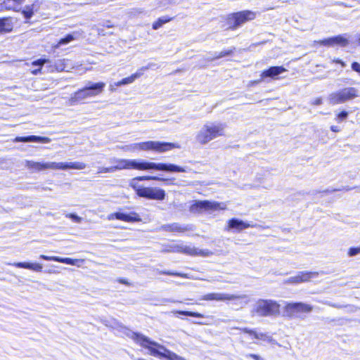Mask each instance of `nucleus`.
Returning a JSON list of instances; mask_svg holds the SVG:
<instances>
[{
    "label": "nucleus",
    "mask_w": 360,
    "mask_h": 360,
    "mask_svg": "<svg viewBox=\"0 0 360 360\" xmlns=\"http://www.w3.org/2000/svg\"><path fill=\"white\" fill-rule=\"evenodd\" d=\"M110 162L114 164L112 166L113 172L121 169H139V170H157L169 173L186 172L187 170L179 165L171 163L147 162L143 160H129L111 158Z\"/></svg>",
    "instance_id": "obj_1"
},
{
    "label": "nucleus",
    "mask_w": 360,
    "mask_h": 360,
    "mask_svg": "<svg viewBox=\"0 0 360 360\" xmlns=\"http://www.w3.org/2000/svg\"><path fill=\"white\" fill-rule=\"evenodd\" d=\"M130 337L136 343L147 348L150 351V354L155 356L165 357L169 360H186L182 356L167 349L165 347L150 340L148 338L141 333L133 332Z\"/></svg>",
    "instance_id": "obj_2"
},
{
    "label": "nucleus",
    "mask_w": 360,
    "mask_h": 360,
    "mask_svg": "<svg viewBox=\"0 0 360 360\" xmlns=\"http://www.w3.org/2000/svg\"><path fill=\"white\" fill-rule=\"evenodd\" d=\"M25 166L30 170L40 172L46 169H84L86 168V164L81 162H38L32 160H27Z\"/></svg>",
    "instance_id": "obj_3"
},
{
    "label": "nucleus",
    "mask_w": 360,
    "mask_h": 360,
    "mask_svg": "<svg viewBox=\"0 0 360 360\" xmlns=\"http://www.w3.org/2000/svg\"><path fill=\"white\" fill-rule=\"evenodd\" d=\"M178 143L148 141L141 143H132L122 147L124 151L134 152L136 150H153L159 153L170 150L173 148H179Z\"/></svg>",
    "instance_id": "obj_4"
},
{
    "label": "nucleus",
    "mask_w": 360,
    "mask_h": 360,
    "mask_svg": "<svg viewBox=\"0 0 360 360\" xmlns=\"http://www.w3.org/2000/svg\"><path fill=\"white\" fill-rule=\"evenodd\" d=\"M105 86V84L102 82L97 83L88 82L84 88L79 89L71 95L69 98V104L75 105L86 98L98 96L103 91Z\"/></svg>",
    "instance_id": "obj_5"
},
{
    "label": "nucleus",
    "mask_w": 360,
    "mask_h": 360,
    "mask_svg": "<svg viewBox=\"0 0 360 360\" xmlns=\"http://www.w3.org/2000/svg\"><path fill=\"white\" fill-rule=\"evenodd\" d=\"M281 305L271 299H259L253 306L252 314L259 317H277L280 315Z\"/></svg>",
    "instance_id": "obj_6"
},
{
    "label": "nucleus",
    "mask_w": 360,
    "mask_h": 360,
    "mask_svg": "<svg viewBox=\"0 0 360 360\" xmlns=\"http://www.w3.org/2000/svg\"><path fill=\"white\" fill-rule=\"evenodd\" d=\"M24 1L4 0L2 6L7 10H13L17 12L20 11L25 19V22H27L32 18L34 13H37L39 11L42 3L39 0H36L32 4L26 5L22 8L21 4Z\"/></svg>",
    "instance_id": "obj_7"
},
{
    "label": "nucleus",
    "mask_w": 360,
    "mask_h": 360,
    "mask_svg": "<svg viewBox=\"0 0 360 360\" xmlns=\"http://www.w3.org/2000/svg\"><path fill=\"white\" fill-rule=\"evenodd\" d=\"M224 124L207 122L198 131L195 139L200 144H206L219 136H224Z\"/></svg>",
    "instance_id": "obj_8"
},
{
    "label": "nucleus",
    "mask_w": 360,
    "mask_h": 360,
    "mask_svg": "<svg viewBox=\"0 0 360 360\" xmlns=\"http://www.w3.org/2000/svg\"><path fill=\"white\" fill-rule=\"evenodd\" d=\"M313 306L304 302H288L283 308V316L289 319H304V314H310Z\"/></svg>",
    "instance_id": "obj_9"
},
{
    "label": "nucleus",
    "mask_w": 360,
    "mask_h": 360,
    "mask_svg": "<svg viewBox=\"0 0 360 360\" xmlns=\"http://www.w3.org/2000/svg\"><path fill=\"white\" fill-rule=\"evenodd\" d=\"M256 18V13L251 11H242L231 13L226 18L227 29L235 30L248 21Z\"/></svg>",
    "instance_id": "obj_10"
},
{
    "label": "nucleus",
    "mask_w": 360,
    "mask_h": 360,
    "mask_svg": "<svg viewBox=\"0 0 360 360\" xmlns=\"http://www.w3.org/2000/svg\"><path fill=\"white\" fill-rule=\"evenodd\" d=\"M358 96V90L354 87H347L333 92L328 96V102L331 105L344 103Z\"/></svg>",
    "instance_id": "obj_11"
},
{
    "label": "nucleus",
    "mask_w": 360,
    "mask_h": 360,
    "mask_svg": "<svg viewBox=\"0 0 360 360\" xmlns=\"http://www.w3.org/2000/svg\"><path fill=\"white\" fill-rule=\"evenodd\" d=\"M136 193L140 197L157 200H164L166 195L163 189L153 187L138 186L136 188Z\"/></svg>",
    "instance_id": "obj_12"
},
{
    "label": "nucleus",
    "mask_w": 360,
    "mask_h": 360,
    "mask_svg": "<svg viewBox=\"0 0 360 360\" xmlns=\"http://www.w3.org/2000/svg\"><path fill=\"white\" fill-rule=\"evenodd\" d=\"M226 207L223 203L212 202L209 200L195 201L190 207V212L193 213H200L203 210H224Z\"/></svg>",
    "instance_id": "obj_13"
},
{
    "label": "nucleus",
    "mask_w": 360,
    "mask_h": 360,
    "mask_svg": "<svg viewBox=\"0 0 360 360\" xmlns=\"http://www.w3.org/2000/svg\"><path fill=\"white\" fill-rule=\"evenodd\" d=\"M246 295H231L227 293H223V292H211L207 293L205 295H203L200 300H205V301H220V302H224V301H231L235 300H240V299H244L247 298Z\"/></svg>",
    "instance_id": "obj_14"
},
{
    "label": "nucleus",
    "mask_w": 360,
    "mask_h": 360,
    "mask_svg": "<svg viewBox=\"0 0 360 360\" xmlns=\"http://www.w3.org/2000/svg\"><path fill=\"white\" fill-rule=\"evenodd\" d=\"M317 276V272L300 271L295 276H291L286 279L284 283L286 284H299L301 283L308 282L311 278H315Z\"/></svg>",
    "instance_id": "obj_15"
},
{
    "label": "nucleus",
    "mask_w": 360,
    "mask_h": 360,
    "mask_svg": "<svg viewBox=\"0 0 360 360\" xmlns=\"http://www.w3.org/2000/svg\"><path fill=\"white\" fill-rule=\"evenodd\" d=\"M287 70L283 66H272L269 69L264 70L260 75V79L255 81V83H259L265 81L267 78L278 79V75L286 72Z\"/></svg>",
    "instance_id": "obj_16"
},
{
    "label": "nucleus",
    "mask_w": 360,
    "mask_h": 360,
    "mask_svg": "<svg viewBox=\"0 0 360 360\" xmlns=\"http://www.w3.org/2000/svg\"><path fill=\"white\" fill-rule=\"evenodd\" d=\"M114 219L127 222H136L141 221L140 216L136 212H130L127 214L117 212L112 213L108 216V220H113Z\"/></svg>",
    "instance_id": "obj_17"
},
{
    "label": "nucleus",
    "mask_w": 360,
    "mask_h": 360,
    "mask_svg": "<svg viewBox=\"0 0 360 360\" xmlns=\"http://www.w3.org/2000/svg\"><path fill=\"white\" fill-rule=\"evenodd\" d=\"M191 250L190 245H186L184 243H179L165 245L162 252L184 253L188 255V253H191L189 252Z\"/></svg>",
    "instance_id": "obj_18"
},
{
    "label": "nucleus",
    "mask_w": 360,
    "mask_h": 360,
    "mask_svg": "<svg viewBox=\"0 0 360 360\" xmlns=\"http://www.w3.org/2000/svg\"><path fill=\"white\" fill-rule=\"evenodd\" d=\"M320 44L327 46H340L345 47L349 44V40L342 35H338L320 41Z\"/></svg>",
    "instance_id": "obj_19"
},
{
    "label": "nucleus",
    "mask_w": 360,
    "mask_h": 360,
    "mask_svg": "<svg viewBox=\"0 0 360 360\" xmlns=\"http://www.w3.org/2000/svg\"><path fill=\"white\" fill-rule=\"evenodd\" d=\"M15 142H34V143H48L51 142V139L45 136H39L31 135L27 136H17L14 139Z\"/></svg>",
    "instance_id": "obj_20"
},
{
    "label": "nucleus",
    "mask_w": 360,
    "mask_h": 360,
    "mask_svg": "<svg viewBox=\"0 0 360 360\" xmlns=\"http://www.w3.org/2000/svg\"><path fill=\"white\" fill-rule=\"evenodd\" d=\"M39 258L46 261H54L70 265H77L78 262L81 260L77 259H72L69 257H60L57 256H47L45 255H41Z\"/></svg>",
    "instance_id": "obj_21"
},
{
    "label": "nucleus",
    "mask_w": 360,
    "mask_h": 360,
    "mask_svg": "<svg viewBox=\"0 0 360 360\" xmlns=\"http://www.w3.org/2000/svg\"><path fill=\"white\" fill-rule=\"evenodd\" d=\"M252 226L250 224L243 221V220L232 218L228 221V229H236L240 231L243 229Z\"/></svg>",
    "instance_id": "obj_22"
},
{
    "label": "nucleus",
    "mask_w": 360,
    "mask_h": 360,
    "mask_svg": "<svg viewBox=\"0 0 360 360\" xmlns=\"http://www.w3.org/2000/svg\"><path fill=\"white\" fill-rule=\"evenodd\" d=\"M13 18H0V34L9 32L13 30Z\"/></svg>",
    "instance_id": "obj_23"
},
{
    "label": "nucleus",
    "mask_w": 360,
    "mask_h": 360,
    "mask_svg": "<svg viewBox=\"0 0 360 360\" xmlns=\"http://www.w3.org/2000/svg\"><path fill=\"white\" fill-rule=\"evenodd\" d=\"M8 265H13L18 268H24L31 269L35 271H41L42 269V265L37 263L15 262L13 264L8 263Z\"/></svg>",
    "instance_id": "obj_24"
},
{
    "label": "nucleus",
    "mask_w": 360,
    "mask_h": 360,
    "mask_svg": "<svg viewBox=\"0 0 360 360\" xmlns=\"http://www.w3.org/2000/svg\"><path fill=\"white\" fill-rule=\"evenodd\" d=\"M161 229L169 232H179L183 233L188 231L186 227L182 226L179 223H172L169 224H165L161 227Z\"/></svg>",
    "instance_id": "obj_25"
},
{
    "label": "nucleus",
    "mask_w": 360,
    "mask_h": 360,
    "mask_svg": "<svg viewBox=\"0 0 360 360\" xmlns=\"http://www.w3.org/2000/svg\"><path fill=\"white\" fill-rule=\"evenodd\" d=\"M241 330L245 333L252 335L255 339L269 342L271 340V337L267 335L266 333H257V331L248 328H241Z\"/></svg>",
    "instance_id": "obj_26"
},
{
    "label": "nucleus",
    "mask_w": 360,
    "mask_h": 360,
    "mask_svg": "<svg viewBox=\"0 0 360 360\" xmlns=\"http://www.w3.org/2000/svg\"><path fill=\"white\" fill-rule=\"evenodd\" d=\"M141 76V72H138L136 71L134 74H132L131 76L128 77H125L122 80L115 82V85L116 86H120L122 85H127L133 83L136 79L139 78Z\"/></svg>",
    "instance_id": "obj_27"
},
{
    "label": "nucleus",
    "mask_w": 360,
    "mask_h": 360,
    "mask_svg": "<svg viewBox=\"0 0 360 360\" xmlns=\"http://www.w3.org/2000/svg\"><path fill=\"white\" fill-rule=\"evenodd\" d=\"M190 249L191 250L188 253L190 256H202V257H209L212 255V252L207 249H198L195 248L194 246L190 245Z\"/></svg>",
    "instance_id": "obj_28"
},
{
    "label": "nucleus",
    "mask_w": 360,
    "mask_h": 360,
    "mask_svg": "<svg viewBox=\"0 0 360 360\" xmlns=\"http://www.w3.org/2000/svg\"><path fill=\"white\" fill-rule=\"evenodd\" d=\"M146 180H147V181H148V180L167 181L166 179L162 178V177H159V176H137V177L134 178L131 180V182L130 185H131V186H132L136 190V188H137L138 186H136L134 184V182L135 181H146Z\"/></svg>",
    "instance_id": "obj_29"
},
{
    "label": "nucleus",
    "mask_w": 360,
    "mask_h": 360,
    "mask_svg": "<svg viewBox=\"0 0 360 360\" xmlns=\"http://www.w3.org/2000/svg\"><path fill=\"white\" fill-rule=\"evenodd\" d=\"M49 63L50 60L47 58H40L33 61L32 63V66H37L39 68L36 70H33L32 71V73L34 75H37L38 73L41 72V70L42 69L44 65Z\"/></svg>",
    "instance_id": "obj_30"
},
{
    "label": "nucleus",
    "mask_w": 360,
    "mask_h": 360,
    "mask_svg": "<svg viewBox=\"0 0 360 360\" xmlns=\"http://www.w3.org/2000/svg\"><path fill=\"white\" fill-rule=\"evenodd\" d=\"M234 50H235V48H233L231 49L222 51L219 52V53H214L212 56L208 57L207 60L210 61H212L215 59H219V58H223L225 56H230L233 53Z\"/></svg>",
    "instance_id": "obj_31"
},
{
    "label": "nucleus",
    "mask_w": 360,
    "mask_h": 360,
    "mask_svg": "<svg viewBox=\"0 0 360 360\" xmlns=\"http://www.w3.org/2000/svg\"><path fill=\"white\" fill-rule=\"evenodd\" d=\"M172 18L167 16H162L159 18L155 22L153 23L152 27L153 30H158L164 24L172 20Z\"/></svg>",
    "instance_id": "obj_32"
},
{
    "label": "nucleus",
    "mask_w": 360,
    "mask_h": 360,
    "mask_svg": "<svg viewBox=\"0 0 360 360\" xmlns=\"http://www.w3.org/2000/svg\"><path fill=\"white\" fill-rule=\"evenodd\" d=\"M76 34L75 33L72 34H68L65 37L60 39L59 41L58 42V44L56 46V47H60L62 45L68 44V43L71 42L74 39H76Z\"/></svg>",
    "instance_id": "obj_33"
},
{
    "label": "nucleus",
    "mask_w": 360,
    "mask_h": 360,
    "mask_svg": "<svg viewBox=\"0 0 360 360\" xmlns=\"http://www.w3.org/2000/svg\"><path fill=\"white\" fill-rule=\"evenodd\" d=\"M64 62H65V60H60L57 61L54 65H49V70H50L51 72H53L54 70H56L58 72L64 70V69H65Z\"/></svg>",
    "instance_id": "obj_34"
},
{
    "label": "nucleus",
    "mask_w": 360,
    "mask_h": 360,
    "mask_svg": "<svg viewBox=\"0 0 360 360\" xmlns=\"http://www.w3.org/2000/svg\"><path fill=\"white\" fill-rule=\"evenodd\" d=\"M175 313L192 316V317H197V318H203L204 316L202 314L198 313V312H193V311H176Z\"/></svg>",
    "instance_id": "obj_35"
},
{
    "label": "nucleus",
    "mask_w": 360,
    "mask_h": 360,
    "mask_svg": "<svg viewBox=\"0 0 360 360\" xmlns=\"http://www.w3.org/2000/svg\"><path fill=\"white\" fill-rule=\"evenodd\" d=\"M155 68H158L157 64L155 63H148L146 66H143L140 69H139L137 71L138 72H141V75L143 74V72L149 69H153Z\"/></svg>",
    "instance_id": "obj_36"
},
{
    "label": "nucleus",
    "mask_w": 360,
    "mask_h": 360,
    "mask_svg": "<svg viewBox=\"0 0 360 360\" xmlns=\"http://www.w3.org/2000/svg\"><path fill=\"white\" fill-rule=\"evenodd\" d=\"M65 217L71 219L73 221H75L76 223H80L82 220V217H79L78 215H77L75 213L66 214Z\"/></svg>",
    "instance_id": "obj_37"
},
{
    "label": "nucleus",
    "mask_w": 360,
    "mask_h": 360,
    "mask_svg": "<svg viewBox=\"0 0 360 360\" xmlns=\"http://www.w3.org/2000/svg\"><path fill=\"white\" fill-rule=\"evenodd\" d=\"M159 273L160 274H164V275L176 276H180V277H183V278L186 277V275L184 274L178 273V272H173V271H159Z\"/></svg>",
    "instance_id": "obj_38"
},
{
    "label": "nucleus",
    "mask_w": 360,
    "mask_h": 360,
    "mask_svg": "<svg viewBox=\"0 0 360 360\" xmlns=\"http://www.w3.org/2000/svg\"><path fill=\"white\" fill-rule=\"evenodd\" d=\"M359 254H360V246L350 248L348 252V255L349 257H354Z\"/></svg>",
    "instance_id": "obj_39"
},
{
    "label": "nucleus",
    "mask_w": 360,
    "mask_h": 360,
    "mask_svg": "<svg viewBox=\"0 0 360 360\" xmlns=\"http://www.w3.org/2000/svg\"><path fill=\"white\" fill-rule=\"evenodd\" d=\"M347 117H348V112L345 110H342L339 114H338L336 120L338 122H341V121L345 120L347 118Z\"/></svg>",
    "instance_id": "obj_40"
},
{
    "label": "nucleus",
    "mask_w": 360,
    "mask_h": 360,
    "mask_svg": "<svg viewBox=\"0 0 360 360\" xmlns=\"http://www.w3.org/2000/svg\"><path fill=\"white\" fill-rule=\"evenodd\" d=\"M354 188H355V187H354ZM352 189H353V188H352V187H349V186H345V187H343V188H342V190H345V191H351V190H352ZM341 191V189H340V188H338V189H336V188H335V189H333V190L327 189V190H326V191H323V193H332V192H334V191Z\"/></svg>",
    "instance_id": "obj_41"
},
{
    "label": "nucleus",
    "mask_w": 360,
    "mask_h": 360,
    "mask_svg": "<svg viewBox=\"0 0 360 360\" xmlns=\"http://www.w3.org/2000/svg\"><path fill=\"white\" fill-rule=\"evenodd\" d=\"M352 70L360 73V64L357 62H353L351 65Z\"/></svg>",
    "instance_id": "obj_42"
},
{
    "label": "nucleus",
    "mask_w": 360,
    "mask_h": 360,
    "mask_svg": "<svg viewBox=\"0 0 360 360\" xmlns=\"http://www.w3.org/2000/svg\"><path fill=\"white\" fill-rule=\"evenodd\" d=\"M107 172H114L112 166L109 167H100L99 168L98 173H107Z\"/></svg>",
    "instance_id": "obj_43"
},
{
    "label": "nucleus",
    "mask_w": 360,
    "mask_h": 360,
    "mask_svg": "<svg viewBox=\"0 0 360 360\" xmlns=\"http://www.w3.org/2000/svg\"><path fill=\"white\" fill-rule=\"evenodd\" d=\"M246 357L252 358L255 360H264L262 356L255 354H249L246 355Z\"/></svg>",
    "instance_id": "obj_44"
},
{
    "label": "nucleus",
    "mask_w": 360,
    "mask_h": 360,
    "mask_svg": "<svg viewBox=\"0 0 360 360\" xmlns=\"http://www.w3.org/2000/svg\"><path fill=\"white\" fill-rule=\"evenodd\" d=\"M322 304H326V305H328V306H330V307H335V308H339L340 306L336 304H333V303H331L328 301H321V302Z\"/></svg>",
    "instance_id": "obj_45"
},
{
    "label": "nucleus",
    "mask_w": 360,
    "mask_h": 360,
    "mask_svg": "<svg viewBox=\"0 0 360 360\" xmlns=\"http://www.w3.org/2000/svg\"><path fill=\"white\" fill-rule=\"evenodd\" d=\"M311 104L314 105H319L322 104V99H321V98H316L315 100H314L311 102Z\"/></svg>",
    "instance_id": "obj_46"
},
{
    "label": "nucleus",
    "mask_w": 360,
    "mask_h": 360,
    "mask_svg": "<svg viewBox=\"0 0 360 360\" xmlns=\"http://www.w3.org/2000/svg\"><path fill=\"white\" fill-rule=\"evenodd\" d=\"M118 282L122 284H124V285H129V282L124 278H120L118 280Z\"/></svg>",
    "instance_id": "obj_47"
},
{
    "label": "nucleus",
    "mask_w": 360,
    "mask_h": 360,
    "mask_svg": "<svg viewBox=\"0 0 360 360\" xmlns=\"http://www.w3.org/2000/svg\"><path fill=\"white\" fill-rule=\"evenodd\" d=\"M330 129L334 132H338L340 130V128L337 126H331Z\"/></svg>",
    "instance_id": "obj_48"
},
{
    "label": "nucleus",
    "mask_w": 360,
    "mask_h": 360,
    "mask_svg": "<svg viewBox=\"0 0 360 360\" xmlns=\"http://www.w3.org/2000/svg\"><path fill=\"white\" fill-rule=\"evenodd\" d=\"M103 26L110 28L112 27V25L110 23V21H107L103 23Z\"/></svg>",
    "instance_id": "obj_49"
},
{
    "label": "nucleus",
    "mask_w": 360,
    "mask_h": 360,
    "mask_svg": "<svg viewBox=\"0 0 360 360\" xmlns=\"http://www.w3.org/2000/svg\"><path fill=\"white\" fill-rule=\"evenodd\" d=\"M115 87H117V86L115 85V83L110 84V91H115Z\"/></svg>",
    "instance_id": "obj_50"
},
{
    "label": "nucleus",
    "mask_w": 360,
    "mask_h": 360,
    "mask_svg": "<svg viewBox=\"0 0 360 360\" xmlns=\"http://www.w3.org/2000/svg\"><path fill=\"white\" fill-rule=\"evenodd\" d=\"M336 63H340V64H341V65H342V67H345V63L343 61H342L341 60H336Z\"/></svg>",
    "instance_id": "obj_51"
},
{
    "label": "nucleus",
    "mask_w": 360,
    "mask_h": 360,
    "mask_svg": "<svg viewBox=\"0 0 360 360\" xmlns=\"http://www.w3.org/2000/svg\"><path fill=\"white\" fill-rule=\"evenodd\" d=\"M98 34L105 35L103 30L102 29H98Z\"/></svg>",
    "instance_id": "obj_52"
},
{
    "label": "nucleus",
    "mask_w": 360,
    "mask_h": 360,
    "mask_svg": "<svg viewBox=\"0 0 360 360\" xmlns=\"http://www.w3.org/2000/svg\"><path fill=\"white\" fill-rule=\"evenodd\" d=\"M358 42H359V45H360V34H359V38H358Z\"/></svg>",
    "instance_id": "obj_53"
}]
</instances>
